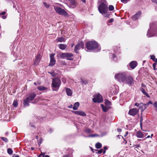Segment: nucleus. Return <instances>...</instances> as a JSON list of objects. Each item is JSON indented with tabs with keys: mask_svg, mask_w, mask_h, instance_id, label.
<instances>
[{
	"mask_svg": "<svg viewBox=\"0 0 157 157\" xmlns=\"http://www.w3.org/2000/svg\"><path fill=\"white\" fill-rule=\"evenodd\" d=\"M127 76L126 73L124 72L116 74L115 77L118 81L124 82V81H125V79L127 78Z\"/></svg>",
	"mask_w": 157,
	"mask_h": 157,
	"instance_id": "obj_6",
	"label": "nucleus"
},
{
	"mask_svg": "<svg viewBox=\"0 0 157 157\" xmlns=\"http://www.w3.org/2000/svg\"><path fill=\"white\" fill-rule=\"evenodd\" d=\"M141 86L143 87H146L145 85L143 83L141 84Z\"/></svg>",
	"mask_w": 157,
	"mask_h": 157,
	"instance_id": "obj_54",
	"label": "nucleus"
},
{
	"mask_svg": "<svg viewBox=\"0 0 157 157\" xmlns=\"http://www.w3.org/2000/svg\"><path fill=\"white\" fill-rule=\"evenodd\" d=\"M62 82L64 83L66 82V79L65 78H63L62 79Z\"/></svg>",
	"mask_w": 157,
	"mask_h": 157,
	"instance_id": "obj_50",
	"label": "nucleus"
},
{
	"mask_svg": "<svg viewBox=\"0 0 157 157\" xmlns=\"http://www.w3.org/2000/svg\"><path fill=\"white\" fill-rule=\"evenodd\" d=\"M49 73L52 76H56V73L54 72H49Z\"/></svg>",
	"mask_w": 157,
	"mask_h": 157,
	"instance_id": "obj_40",
	"label": "nucleus"
},
{
	"mask_svg": "<svg viewBox=\"0 0 157 157\" xmlns=\"http://www.w3.org/2000/svg\"><path fill=\"white\" fill-rule=\"evenodd\" d=\"M59 48L62 50L65 49L67 47V45L63 44H61L59 45Z\"/></svg>",
	"mask_w": 157,
	"mask_h": 157,
	"instance_id": "obj_25",
	"label": "nucleus"
},
{
	"mask_svg": "<svg viewBox=\"0 0 157 157\" xmlns=\"http://www.w3.org/2000/svg\"><path fill=\"white\" fill-rule=\"evenodd\" d=\"M142 119H140V124L141 127V126H142V124H141V122L142 121Z\"/></svg>",
	"mask_w": 157,
	"mask_h": 157,
	"instance_id": "obj_55",
	"label": "nucleus"
},
{
	"mask_svg": "<svg viewBox=\"0 0 157 157\" xmlns=\"http://www.w3.org/2000/svg\"><path fill=\"white\" fill-rule=\"evenodd\" d=\"M152 103V102L151 101H149L147 103L148 104V105L149 104H151Z\"/></svg>",
	"mask_w": 157,
	"mask_h": 157,
	"instance_id": "obj_58",
	"label": "nucleus"
},
{
	"mask_svg": "<svg viewBox=\"0 0 157 157\" xmlns=\"http://www.w3.org/2000/svg\"><path fill=\"white\" fill-rule=\"evenodd\" d=\"M140 90L144 94L146 95L147 97L149 98L150 96L145 91L144 89L143 88L141 87L140 89Z\"/></svg>",
	"mask_w": 157,
	"mask_h": 157,
	"instance_id": "obj_22",
	"label": "nucleus"
},
{
	"mask_svg": "<svg viewBox=\"0 0 157 157\" xmlns=\"http://www.w3.org/2000/svg\"><path fill=\"white\" fill-rule=\"evenodd\" d=\"M2 18L3 19H6V16H4H4H2Z\"/></svg>",
	"mask_w": 157,
	"mask_h": 157,
	"instance_id": "obj_52",
	"label": "nucleus"
},
{
	"mask_svg": "<svg viewBox=\"0 0 157 157\" xmlns=\"http://www.w3.org/2000/svg\"><path fill=\"white\" fill-rule=\"evenodd\" d=\"M124 144H126L127 143V141L124 139V141L123 142Z\"/></svg>",
	"mask_w": 157,
	"mask_h": 157,
	"instance_id": "obj_48",
	"label": "nucleus"
},
{
	"mask_svg": "<svg viewBox=\"0 0 157 157\" xmlns=\"http://www.w3.org/2000/svg\"><path fill=\"white\" fill-rule=\"evenodd\" d=\"M152 66L154 70H157V64L156 62L153 64Z\"/></svg>",
	"mask_w": 157,
	"mask_h": 157,
	"instance_id": "obj_31",
	"label": "nucleus"
},
{
	"mask_svg": "<svg viewBox=\"0 0 157 157\" xmlns=\"http://www.w3.org/2000/svg\"><path fill=\"white\" fill-rule=\"evenodd\" d=\"M149 29H148L147 34L148 37H151L157 36V25L155 23L152 22L150 24Z\"/></svg>",
	"mask_w": 157,
	"mask_h": 157,
	"instance_id": "obj_1",
	"label": "nucleus"
},
{
	"mask_svg": "<svg viewBox=\"0 0 157 157\" xmlns=\"http://www.w3.org/2000/svg\"><path fill=\"white\" fill-rule=\"evenodd\" d=\"M111 58L113 60L115 61L116 60V55L114 54H113Z\"/></svg>",
	"mask_w": 157,
	"mask_h": 157,
	"instance_id": "obj_33",
	"label": "nucleus"
},
{
	"mask_svg": "<svg viewBox=\"0 0 157 157\" xmlns=\"http://www.w3.org/2000/svg\"><path fill=\"white\" fill-rule=\"evenodd\" d=\"M6 13V12H0V16H1L2 15H4Z\"/></svg>",
	"mask_w": 157,
	"mask_h": 157,
	"instance_id": "obj_44",
	"label": "nucleus"
},
{
	"mask_svg": "<svg viewBox=\"0 0 157 157\" xmlns=\"http://www.w3.org/2000/svg\"><path fill=\"white\" fill-rule=\"evenodd\" d=\"M153 136V134H152L151 135V136H151V138H152V137Z\"/></svg>",
	"mask_w": 157,
	"mask_h": 157,
	"instance_id": "obj_63",
	"label": "nucleus"
},
{
	"mask_svg": "<svg viewBox=\"0 0 157 157\" xmlns=\"http://www.w3.org/2000/svg\"><path fill=\"white\" fill-rule=\"evenodd\" d=\"M109 9L110 11H113L114 9V7L112 5H110L109 7Z\"/></svg>",
	"mask_w": 157,
	"mask_h": 157,
	"instance_id": "obj_34",
	"label": "nucleus"
},
{
	"mask_svg": "<svg viewBox=\"0 0 157 157\" xmlns=\"http://www.w3.org/2000/svg\"><path fill=\"white\" fill-rule=\"evenodd\" d=\"M63 157H71L70 155H64Z\"/></svg>",
	"mask_w": 157,
	"mask_h": 157,
	"instance_id": "obj_47",
	"label": "nucleus"
},
{
	"mask_svg": "<svg viewBox=\"0 0 157 157\" xmlns=\"http://www.w3.org/2000/svg\"><path fill=\"white\" fill-rule=\"evenodd\" d=\"M86 46L88 50H92L98 48V44L95 41H89L86 43Z\"/></svg>",
	"mask_w": 157,
	"mask_h": 157,
	"instance_id": "obj_5",
	"label": "nucleus"
},
{
	"mask_svg": "<svg viewBox=\"0 0 157 157\" xmlns=\"http://www.w3.org/2000/svg\"><path fill=\"white\" fill-rule=\"evenodd\" d=\"M98 10L100 13H101L105 17H108V16L107 14L105 15V14L108 10V6L104 3H101L98 6Z\"/></svg>",
	"mask_w": 157,
	"mask_h": 157,
	"instance_id": "obj_4",
	"label": "nucleus"
},
{
	"mask_svg": "<svg viewBox=\"0 0 157 157\" xmlns=\"http://www.w3.org/2000/svg\"><path fill=\"white\" fill-rule=\"evenodd\" d=\"M43 4H44V6L45 7H46V8H48L49 6V5L48 4H47L46 2H44Z\"/></svg>",
	"mask_w": 157,
	"mask_h": 157,
	"instance_id": "obj_41",
	"label": "nucleus"
},
{
	"mask_svg": "<svg viewBox=\"0 0 157 157\" xmlns=\"http://www.w3.org/2000/svg\"><path fill=\"white\" fill-rule=\"evenodd\" d=\"M138 109L136 108H133L129 110L128 114L134 116L136 115L138 112Z\"/></svg>",
	"mask_w": 157,
	"mask_h": 157,
	"instance_id": "obj_13",
	"label": "nucleus"
},
{
	"mask_svg": "<svg viewBox=\"0 0 157 157\" xmlns=\"http://www.w3.org/2000/svg\"><path fill=\"white\" fill-rule=\"evenodd\" d=\"M114 21V19L113 18H111L108 21V22L109 23H112Z\"/></svg>",
	"mask_w": 157,
	"mask_h": 157,
	"instance_id": "obj_46",
	"label": "nucleus"
},
{
	"mask_svg": "<svg viewBox=\"0 0 157 157\" xmlns=\"http://www.w3.org/2000/svg\"><path fill=\"white\" fill-rule=\"evenodd\" d=\"M65 90L68 96H71L72 95V92L70 89L66 88L65 89Z\"/></svg>",
	"mask_w": 157,
	"mask_h": 157,
	"instance_id": "obj_20",
	"label": "nucleus"
},
{
	"mask_svg": "<svg viewBox=\"0 0 157 157\" xmlns=\"http://www.w3.org/2000/svg\"><path fill=\"white\" fill-rule=\"evenodd\" d=\"M152 2L154 3H155L157 4V0H151Z\"/></svg>",
	"mask_w": 157,
	"mask_h": 157,
	"instance_id": "obj_49",
	"label": "nucleus"
},
{
	"mask_svg": "<svg viewBox=\"0 0 157 157\" xmlns=\"http://www.w3.org/2000/svg\"><path fill=\"white\" fill-rule=\"evenodd\" d=\"M128 134V132H126L125 133V135H124V136H127Z\"/></svg>",
	"mask_w": 157,
	"mask_h": 157,
	"instance_id": "obj_61",
	"label": "nucleus"
},
{
	"mask_svg": "<svg viewBox=\"0 0 157 157\" xmlns=\"http://www.w3.org/2000/svg\"><path fill=\"white\" fill-rule=\"evenodd\" d=\"M107 101L108 104L109 105H111V102L110 101Z\"/></svg>",
	"mask_w": 157,
	"mask_h": 157,
	"instance_id": "obj_56",
	"label": "nucleus"
},
{
	"mask_svg": "<svg viewBox=\"0 0 157 157\" xmlns=\"http://www.w3.org/2000/svg\"><path fill=\"white\" fill-rule=\"evenodd\" d=\"M54 9L56 12L59 14L64 15L65 16H67V13L63 9L57 6L55 7Z\"/></svg>",
	"mask_w": 157,
	"mask_h": 157,
	"instance_id": "obj_8",
	"label": "nucleus"
},
{
	"mask_svg": "<svg viewBox=\"0 0 157 157\" xmlns=\"http://www.w3.org/2000/svg\"><path fill=\"white\" fill-rule=\"evenodd\" d=\"M98 136V135L96 134H94L93 135H90L88 136V137H94L95 136Z\"/></svg>",
	"mask_w": 157,
	"mask_h": 157,
	"instance_id": "obj_38",
	"label": "nucleus"
},
{
	"mask_svg": "<svg viewBox=\"0 0 157 157\" xmlns=\"http://www.w3.org/2000/svg\"><path fill=\"white\" fill-rule=\"evenodd\" d=\"M92 100L94 103H100L103 101L102 96L99 94H98L94 96V98L92 99Z\"/></svg>",
	"mask_w": 157,
	"mask_h": 157,
	"instance_id": "obj_7",
	"label": "nucleus"
},
{
	"mask_svg": "<svg viewBox=\"0 0 157 157\" xmlns=\"http://www.w3.org/2000/svg\"><path fill=\"white\" fill-rule=\"evenodd\" d=\"M1 139L5 142H8V140L7 138L4 137H1Z\"/></svg>",
	"mask_w": 157,
	"mask_h": 157,
	"instance_id": "obj_35",
	"label": "nucleus"
},
{
	"mask_svg": "<svg viewBox=\"0 0 157 157\" xmlns=\"http://www.w3.org/2000/svg\"><path fill=\"white\" fill-rule=\"evenodd\" d=\"M151 138V136H150L149 135H148V136L146 138H146Z\"/></svg>",
	"mask_w": 157,
	"mask_h": 157,
	"instance_id": "obj_62",
	"label": "nucleus"
},
{
	"mask_svg": "<svg viewBox=\"0 0 157 157\" xmlns=\"http://www.w3.org/2000/svg\"><path fill=\"white\" fill-rule=\"evenodd\" d=\"M136 136L139 138H143L144 137V133L140 131H139L137 132Z\"/></svg>",
	"mask_w": 157,
	"mask_h": 157,
	"instance_id": "obj_19",
	"label": "nucleus"
},
{
	"mask_svg": "<svg viewBox=\"0 0 157 157\" xmlns=\"http://www.w3.org/2000/svg\"><path fill=\"white\" fill-rule=\"evenodd\" d=\"M96 151H98V152H97L96 153L98 154H101L102 152L103 153V149H101L99 150H96Z\"/></svg>",
	"mask_w": 157,
	"mask_h": 157,
	"instance_id": "obj_37",
	"label": "nucleus"
},
{
	"mask_svg": "<svg viewBox=\"0 0 157 157\" xmlns=\"http://www.w3.org/2000/svg\"><path fill=\"white\" fill-rule=\"evenodd\" d=\"M70 4L71 5V7L72 8H74L76 6V3L74 0H71Z\"/></svg>",
	"mask_w": 157,
	"mask_h": 157,
	"instance_id": "obj_21",
	"label": "nucleus"
},
{
	"mask_svg": "<svg viewBox=\"0 0 157 157\" xmlns=\"http://www.w3.org/2000/svg\"><path fill=\"white\" fill-rule=\"evenodd\" d=\"M135 106H136L137 107H139V108L140 107V103H135Z\"/></svg>",
	"mask_w": 157,
	"mask_h": 157,
	"instance_id": "obj_43",
	"label": "nucleus"
},
{
	"mask_svg": "<svg viewBox=\"0 0 157 157\" xmlns=\"http://www.w3.org/2000/svg\"><path fill=\"white\" fill-rule=\"evenodd\" d=\"M44 157H50L48 155H45Z\"/></svg>",
	"mask_w": 157,
	"mask_h": 157,
	"instance_id": "obj_64",
	"label": "nucleus"
},
{
	"mask_svg": "<svg viewBox=\"0 0 157 157\" xmlns=\"http://www.w3.org/2000/svg\"><path fill=\"white\" fill-rule=\"evenodd\" d=\"M117 131L118 132H121V129L120 128H118L117 129Z\"/></svg>",
	"mask_w": 157,
	"mask_h": 157,
	"instance_id": "obj_51",
	"label": "nucleus"
},
{
	"mask_svg": "<svg viewBox=\"0 0 157 157\" xmlns=\"http://www.w3.org/2000/svg\"><path fill=\"white\" fill-rule=\"evenodd\" d=\"M57 40L58 42H65V38L63 37H60L57 38Z\"/></svg>",
	"mask_w": 157,
	"mask_h": 157,
	"instance_id": "obj_26",
	"label": "nucleus"
},
{
	"mask_svg": "<svg viewBox=\"0 0 157 157\" xmlns=\"http://www.w3.org/2000/svg\"><path fill=\"white\" fill-rule=\"evenodd\" d=\"M73 112L77 115L83 116H85L86 115V114L84 112L81 110L74 111Z\"/></svg>",
	"mask_w": 157,
	"mask_h": 157,
	"instance_id": "obj_16",
	"label": "nucleus"
},
{
	"mask_svg": "<svg viewBox=\"0 0 157 157\" xmlns=\"http://www.w3.org/2000/svg\"><path fill=\"white\" fill-rule=\"evenodd\" d=\"M61 84L60 79L57 78L52 79V90L56 91H58Z\"/></svg>",
	"mask_w": 157,
	"mask_h": 157,
	"instance_id": "obj_2",
	"label": "nucleus"
},
{
	"mask_svg": "<svg viewBox=\"0 0 157 157\" xmlns=\"http://www.w3.org/2000/svg\"><path fill=\"white\" fill-rule=\"evenodd\" d=\"M151 59L154 62L157 63V59L155 58V56L154 55H151L150 56Z\"/></svg>",
	"mask_w": 157,
	"mask_h": 157,
	"instance_id": "obj_28",
	"label": "nucleus"
},
{
	"mask_svg": "<svg viewBox=\"0 0 157 157\" xmlns=\"http://www.w3.org/2000/svg\"><path fill=\"white\" fill-rule=\"evenodd\" d=\"M127 78L125 79V81H124L123 83H126L128 85L132 84L134 82V80L132 77L128 75L127 77Z\"/></svg>",
	"mask_w": 157,
	"mask_h": 157,
	"instance_id": "obj_11",
	"label": "nucleus"
},
{
	"mask_svg": "<svg viewBox=\"0 0 157 157\" xmlns=\"http://www.w3.org/2000/svg\"><path fill=\"white\" fill-rule=\"evenodd\" d=\"M85 131L88 133H91L92 132V131L89 128H86L85 130Z\"/></svg>",
	"mask_w": 157,
	"mask_h": 157,
	"instance_id": "obj_32",
	"label": "nucleus"
},
{
	"mask_svg": "<svg viewBox=\"0 0 157 157\" xmlns=\"http://www.w3.org/2000/svg\"><path fill=\"white\" fill-rule=\"evenodd\" d=\"M101 105L102 106V109L103 111L105 112H106L107 111L108 109L106 108L105 106H104V105Z\"/></svg>",
	"mask_w": 157,
	"mask_h": 157,
	"instance_id": "obj_36",
	"label": "nucleus"
},
{
	"mask_svg": "<svg viewBox=\"0 0 157 157\" xmlns=\"http://www.w3.org/2000/svg\"><path fill=\"white\" fill-rule=\"evenodd\" d=\"M121 2L124 3H126L128 1V0H121Z\"/></svg>",
	"mask_w": 157,
	"mask_h": 157,
	"instance_id": "obj_45",
	"label": "nucleus"
},
{
	"mask_svg": "<svg viewBox=\"0 0 157 157\" xmlns=\"http://www.w3.org/2000/svg\"><path fill=\"white\" fill-rule=\"evenodd\" d=\"M52 131H53V130L52 129H49V131L51 133V132H52Z\"/></svg>",
	"mask_w": 157,
	"mask_h": 157,
	"instance_id": "obj_57",
	"label": "nucleus"
},
{
	"mask_svg": "<svg viewBox=\"0 0 157 157\" xmlns=\"http://www.w3.org/2000/svg\"><path fill=\"white\" fill-rule=\"evenodd\" d=\"M60 57L63 59L66 58L68 60H71L73 59V55L71 53H62Z\"/></svg>",
	"mask_w": 157,
	"mask_h": 157,
	"instance_id": "obj_9",
	"label": "nucleus"
},
{
	"mask_svg": "<svg viewBox=\"0 0 157 157\" xmlns=\"http://www.w3.org/2000/svg\"><path fill=\"white\" fill-rule=\"evenodd\" d=\"M7 152L8 154L10 155H12L13 153V151L10 148H8L7 149Z\"/></svg>",
	"mask_w": 157,
	"mask_h": 157,
	"instance_id": "obj_30",
	"label": "nucleus"
},
{
	"mask_svg": "<svg viewBox=\"0 0 157 157\" xmlns=\"http://www.w3.org/2000/svg\"><path fill=\"white\" fill-rule=\"evenodd\" d=\"M137 62L135 61L131 62L129 63L130 66L132 69H134L137 66Z\"/></svg>",
	"mask_w": 157,
	"mask_h": 157,
	"instance_id": "obj_17",
	"label": "nucleus"
},
{
	"mask_svg": "<svg viewBox=\"0 0 157 157\" xmlns=\"http://www.w3.org/2000/svg\"><path fill=\"white\" fill-rule=\"evenodd\" d=\"M13 157H19V156L18 155H14Z\"/></svg>",
	"mask_w": 157,
	"mask_h": 157,
	"instance_id": "obj_53",
	"label": "nucleus"
},
{
	"mask_svg": "<svg viewBox=\"0 0 157 157\" xmlns=\"http://www.w3.org/2000/svg\"><path fill=\"white\" fill-rule=\"evenodd\" d=\"M72 105H70L69 107V108H72Z\"/></svg>",
	"mask_w": 157,
	"mask_h": 157,
	"instance_id": "obj_59",
	"label": "nucleus"
},
{
	"mask_svg": "<svg viewBox=\"0 0 157 157\" xmlns=\"http://www.w3.org/2000/svg\"><path fill=\"white\" fill-rule=\"evenodd\" d=\"M154 106L156 108V110L157 111V101H155L153 104Z\"/></svg>",
	"mask_w": 157,
	"mask_h": 157,
	"instance_id": "obj_39",
	"label": "nucleus"
},
{
	"mask_svg": "<svg viewBox=\"0 0 157 157\" xmlns=\"http://www.w3.org/2000/svg\"><path fill=\"white\" fill-rule=\"evenodd\" d=\"M79 105V103L78 102H75L74 104V106L73 107V109L74 110L77 109Z\"/></svg>",
	"mask_w": 157,
	"mask_h": 157,
	"instance_id": "obj_24",
	"label": "nucleus"
},
{
	"mask_svg": "<svg viewBox=\"0 0 157 157\" xmlns=\"http://www.w3.org/2000/svg\"><path fill=\"white\" fill-rule=\"evenodd\" d=\"M84 48V44L83 42H81L77 44L75 47L74 50L76 53H78L79 50L81 49H83Z\"/></svg>",
	"mask_w": 157,
	"mask_h": 157,
	"instance_id": "obj_10",
	"label": "nucleus"
},
{
	"mask_svg": "<svg viewBox=\"0 0 157 157\" xmlns=\"http://www.w3.org/2000/svg\"><path fill=\"white\" fill-rule=\"evenodd\" d=\"M104 150H103V154H104L106 152V150L107 149V147L105 146L104 147Z\"/></svg>",
	"mask_w": 157,
	"mask_h": 157,
	"instance_id": "obj_42",
	"label": "nucleus"
},
{
	"mask_svg": "<svg viewBox=\"0 0 157 157\" xmlns=\"http://www.w3.org/2000/svg\"><path fill=\"white\" fill-rule=\"evenodd\" d=\"M141 13V11H139L133 16L132 19L134 20H136L137 19L140 17Z\"/></svg>",
	"mask_w": 157,
	"mask_h": 157,
	"instance_id": "obj_18",
	"label": "nucleus"
},
{
	"mask_svg": "<svg viewBox=\"0 0 157 157\" xmlns=\"http://www.w3.org/2000/svg\"><path fill=\"white\" fill-rule=\"evenodd\" d=\"M55 54H51L50 55V61L49 64V66H52L55 64L56 61L54 58Z\"/></svg>",
	"mask_w": 157,
	"mask_h": 157,
	"instance_id": "obj_12",
	"label": "nucleus"
},
{
	"mask_svg": "<svg viewBox=\"0 0 157 157\" xmlns=\"http://www.w3.org/2000/svg\"><path fill=\"white\" fill-rule=\"evenodd\" d=\"M37 89L40 91H43L47 89V88L43 86H40L37 87Z\"/></svg>",
	"mask_w": 157,
	"mask_h": 157,
	"instance_id": "obj_23",
	"label": "nucleus"
},
{
	"mask_svg": "<svg viewBox=\"0 0 157 157\" xmlns=\"http://www.w3.org/2000/svg\"><path fill=\"white\" fill-rule=\"evenodd\" d=\"M36 96V94L34 93L29 94L28 97L26 98L23 100V104L25 107L29 105V103L33 101Z\"/></svg>",
	"mask_w": 157,
	"mask_h": 157,
	"instance_id": "obj_3",
	"label": "nucleus"
},
{
	"mask_svg": "<svg viewBox=\"0 0 157 157\" xmlns=\"http://www.w3.org/2000/svg\"><path fill=\"white\" fill-rule=\"evenodd\" d=\"M102 146V145L101 143L98 142L97 143L95 144V147L97 149L100 148Z\"/></svg>",
	"mask_w": 157,
	"mask_h": 157,
	"instance_id": "obj_27",
	"label": "nucleus"
},
{
	"mask_svg": "<svg viewBox=\"0 0 157 157\" xmlns=\"http://www.w3.org/2000/svg\"><path fill=\"white\" fill-rule=\"evenodd\" d=\"M84 3H85L86 2V0H81Z\"/></svg>",
	"mask_w": 157,
	"mask_h": 157,
	"instance_id": "obj_60",
	"label": "nucleus"
},
{
	"mask_svg": "<svg viewBox=\"0 0 157 157\" xmlns=\"http://www.w3.org/2000/svg\"><path fill=\"white\" fill-rule=\"evenodd\" d=\"M40 59L41 55L39 54L37 55L34 62V64L36 65H38L40 61Z\"/></svg>",
	"mask_w": 157,
	"mask_h": 157,
	"instance_id": "obj_14",
	"label": "nucleus"
},
{
	"mask_svg": "<svg viewBox=\"0 0 157 157\" xmlns=\"http://www.w3.org/2000/svg\"><path fill=\"white\" fill-rule=\"evenodd\" d=\"M13 106L15 107H17L18 105V102L17 100H14L13 103Z\"/></svg>",
	"mask_w": 157,
	"mask_h": 157,
	"instance_id": "obj_29",
	"label": "nucleus"
},
{
	"mask_svg": "<svg viewBox=\"0 0 157 157\" xmlns=\"http://www.w3.org/2000/svg\"><path fill=\"white\" fill-rule=\"evenodd\" d=\"M148 104H144L142 103H140V105L139 109H140L141 112H142L148 107Z\"/></svg>",
	"mask_w": 157,
	"mask_h": 157,
	"instance_id": "obj_15",
	"label": "nucleus"
}]
</instances>
